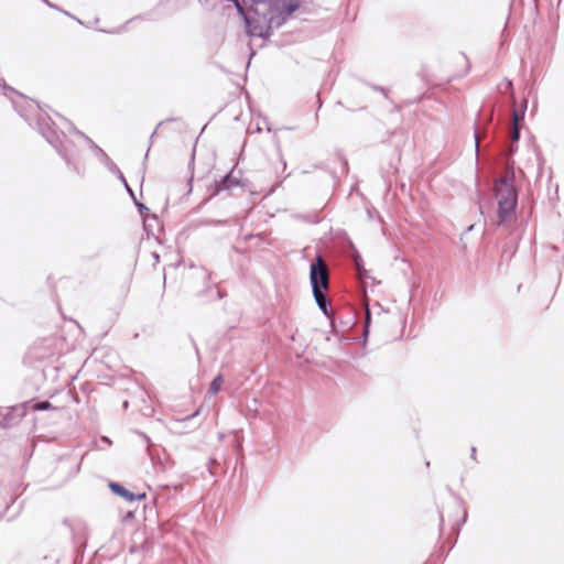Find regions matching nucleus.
Wrapping results in <instances>:
<instances>
[{
    "instance_id": "nucleus-11",
    "label": "nucleus",
    "mask_w": 564,
    "mask_h": 564,
    "mask_svg": "<svg viewBox=\"0 0 564 564\" xmlns=\"http://www.w3.org/2000/svg\"><path fill=\"white\" fill-rule=\"evenodd\" d=\"M354 262H355V267L358 271V274L360 278L364 276V274L366 273V270L362 268V259L359 254H356L355 259H354Z\"/></svg>"
},
{
    "instance_id": "nucleus-13",
    "label": "nucleus",
    "mask_w": 564,
    "mask_h": 564,
    "mask_svg": "<svg viewBox=\"0 0 564 564\" xmlns=\"http://www.w3.org/2000/svg\"><path fill=\"white\" fill-rule=\"evenodd\" d=\"M520 138V127H512L511 131V140L513 143H517Z\"/></svg>"
},
{
    "instance_id": "nucleus-21",
    "label": "nucleus",
    "mask_w": 564,
    "mask_h": 564,
    "mask_svg": "<svg viewBox=\"0 0 564 564\" xmlns=\"http://www.w3.org/2000/svg\"><path fill=\"white\" fill-rule=\"evenodd\" d=\"M470 458L476 462V447H471Z\"/></svg>"
},
{
    "instance_id": "nucleus-27",
    "label": "nucleus",
    "mask_w": 564,
    "mask_h": 564,
    "mask_svg": "<svg viewBox=\"0 0 564 564\" xmlns=\"http://www.w3.org/2000/svg\"><path fill=\"white\" fill-rule=\"evenodd\" d=\"M198 414H199V410H197L196 412H194V413H193L191 416H188L187 419L194 417V416H196V415H198Z\"/></svg>"
},
{
    "instance_id": "nucleus-15",
    "label": "nucleus",
    "mask_w": 564,
    "mask_h": 564,
    "mask_svg": "<svg viewBox=\"0 0 564 564\" xmlns=\"http://www.w3.org/2000/svg\"><path fill=\"white\" fill-rule=\"evenodd\" d=\"M369 324H370V312L367 308V311H366V321H365V329H364V335L365 336L368 334Z\"/></svg>"
},
{
    "instance_id": "nucleus-3",
    "label": "nucleus",
    "mask_w": 564,
    "mask_h": 564,
    "mask_svg": "<svg viewBox=\"0 0 564 564\" xmlns=\"http://www.w3.org/2000/svg\"><path fill=\"white\" fill-rule=\"evenodd\" d=\"M310 279L313 293L324 292L328 289V273L321 257L311 264Z\"/></svg>"
},
{
    "instance_id": "nucleus-31",
    "label": "nucleus",
    "mask_w": 564,
    "mask_h": 564,
    "mask_svg": "<svg viewBox=\"0 0 564 564\" xmlns=\"http://www.w3.org/2000/svg\"><path fill=\"white\" fill-rule=\"evenodd\" d=\"M377 90L384 91L383 87H376Z\"/></svg>"
},
{
    "instance_id": "nucleus-32",
    "label": "nucleus",
    "mask_w": 564,
    "mask_h": 564,
    "mask_svg": "<svg viewBox=\"0 0 564 564\" xmlns=\"http://www.w3.org/2000/svg\"><path fill=\"white\" fill-rule=\"evenodd\" d=\"M141 435L144 437V440H145L147 442H149V437H148L147 435H144V434H141Z\"/></svg>"
},
{
    "instance_id": "nucleus-17",
    "label": "nucleus",
    "mask_w": 564,
    "mask_h": 564,
    "mask_svg": "<svg viewBox=\"0 0 564 564\" xmlns=\"http://www.w3.org/2000/svg\"><path fill=\"white\" fill-rule=\"evenodd\" d=\"M506 89L510 90L511 99L514 102L513 85L511 80L506 82Z\"/></svg>"
},
{
    "instance_id": "nucleus-4",
    "label": "nucleus",
    "mask_w": 564,
    "mask_h": 564,
    "mask_svg": "<svg viewBox=\"0 0 564 564\" xmlns=\"http://www.w3.org/2000/svg\"><path fill=\"white\" fill-rule=\"evenodd\" d=\"M43 137L47 140L50 144L57 151V153L66 161L67 164H70V158L66 147L62 143V138L65 139L64 133H57L51 128L42 129Z\"/></svg>"
},
{
    "instance_id": "nucleus-24",
    "label": "nucleus",
    "mask_w": 564,
    "mask_h": 564,
    "mask_svg": "<svg viewBox=\"0 0 564 564\" xmlns=\"http://www.w3.org/2000/svg\"><path fill=\"white\" fill-rule=\"evenodd\" d=\"M139 209L142 210H149L143 204H137Z\"/></svg>"
},
{
    "instance_id": "nucleus-5",
    "label": "nucleus",
    "mask_w": 564,
    "mask_h": 564,
    "mask_svg": "<svg viewBox=\"0 0 564 564\" xmlns=\"http://www.w3.org/2000/svg\"><path fill=\"white\" fill-rule=\"evenodd\" d=\"M241 186L240 178L235 175V171L231 170L225 175L219 182H216L215 193L219 194L223 191H231L232 188Z\"/></svg>"
},
{
    "instance_id": "nucleus-2",
    "label": "nucleus",
    "mask_w": 564,
    "mask_h": 564,
    "mask_svg": "<svg viewBox=\"0 0 564 564\" xmlns=\"http://www.w3.org/2000/svg\"><path fill=\"white\" fill-rule=\"evenodd\" d=\"M496 197L498 200L499 224H503L513 214L518 194L511 182L507 178H500L495 184Z\"/></svg>"
},
{
    "instance_id": "nucleus-8",
    "label": "nucleus",
    "mask_w": 564,
    "mask_h": 564,
    "mask_svg": "<svg viewBox=\"0 0 564 564\" xmlns=\"http://www.w3.org/2000/svg\"><path fill=\"white\" fill-rule=\"evenodd\" d=\"M314 295V299L319 307V310L326 315V316H329V312H328V305H329V302L326 297V295L324 294V292H317V293H313Z\"/></svg>"
},
{
    "instance_id": "nucleus-28",
    "label": "nucleus",
    "mask_w": 564,
    "mask_h": 564,
    "mask_svg": "<svg viewBox=\"0 0 564 564\" xmlns=\"http://www.w3.org/2000/svg\"><path fill=\"white\" fill-rule=\"evenodd\" d=\"M138 19H142V17L141 15L134 17L133 19L129 20L128 22H132V21L138 20Z\"/></svg>"
},
{
    "instance_id": "nucleus-12",
    "label": "nucleus",
    "mask_w": 564,
    "mask_h": 564,
    "mask_svg": "<svg viewBox=\"0 0 564 564\" xmlns=\"http://www.w3.org/2000/svg\"><path fill=\"white\" fill-rule=\"evenodd\" d=\"M52 405L48 401H41V402H37L35 405H34V409L37 410V411H44V410H47L50 409Z\"/></svg>"
},
{
    "instance_id": "nucleus-33",
    "label": "nucleus",
    "mask_w": 564,
    "mask_h": 564,
    "mask_svg": "<svg viewBox=\"0 0 564 564\" xmlns=\"http://www.w3.org/2000/svg\"><path fill=\"white\" fill-rule=\"evenodd\" d=\"M148 150H150V148ZM148 155H149V151H147V153L144 154V159H148Z\"/></svg>"
},
{
    "instance_id": "nucleus-10",
    "label": "nucleus",
    "mask_w": 564,
    "mask_h": 564,
    "mask_svg": "<svg viewBox=\"0 0 564 564\" xmlns=\"http://www.w3.org/2000/svg\"><path fill=\"white\" fill-rule=\"evenodd\" d=\"M524 118V111H517L513 110L512 112V127H520V121H522Z\"/></svg>"
},
{
    "instance_id": "nucleus-16",
    "label": "nucleus",
    "mask_w": 564,
    "mask_h": 564,
    "mask_svg": "<svg viewBox=\"0 0 564 564\" xmlns=\"http://www.w3.org/2000/svg\"><path fill=\"white\" fill-rule=\"evenodd\" d=\"M474 139H475V153H476V155H478L480 137L477 131H475Z\"/></svg>"
},
{
    "instance_id": "nucleus-30",
    "label": "nucleus",
    "mask_w": 564,
    "mask_h": 564,
    "mask_svg": "<svg viewBox=\"0 0 564 564\" xmlns=\"http://www.w3.org/2000/svg\"><path fill=\"white\" fill-rule=\"evenodd\" d=\"M527 105H528V100H527V99H524V100H523V107H524V109L527 108Z\"/></svg>"
},
{
    "instance_id": "nucleus-23",
    "label": "nucleus",
    "mask_w": 564,
    "mask_h": 564,
    "mask_svg": "<svg viewBox=\"0 0 564 564\" xmlns=\"http://www.w3.org/2000/svg\"><path fill=\"white\" fill-rule=\"evenodd\" d=\"M463 58H465L466 63H467V68H466V73L469 70L470 68V65H469V61L468 58L466 57V55H463Z\"/></svg>"
},
{
    "instance_id": "nucleus-34",
    "label": "nucleus",
    "mask_w": 564,
    "mask_h": 564,
    "mask_svg": "<svg viewBox=\"0 0 564 564\" xmlns=\"http://www.w3.org/2000/svg\"><path fill=\"white\" fill-rule=\"evenodd\" d=\"M123 406H124V408H128V401H124V402H123Z\"/></svg>"
},
{
    "instance_id": "nucleus-1",
    "label": "nucleus",
    "mask_w": 564,
    "mask_h": 564,
    "mask_svg": "<svg viewBox=\"0 0 564 564\" xmlns=\"http://www.w3.org/2000/svg\"><path fill=\"white\" fill-rule=\"evenodd\" d=\"M256 4L268 3V13L264 17L268 20V36L272 29H279L285 20L295 12L300 3L296 0H252Z\"/></svg>"
},
{
    "instance_id": "nucleus-25",
    "label": "nucleus",
    "mask_w": 564,
    "mask_h": 564,
    "mask_svg": "<svg viewBox=\"0 0 564 564\" xmlns=\"http://www.w3.org/2000/svg\"><path fill=\"white\" fill-rule=\"evenodd\" d=\"M516 151V147L514 145H511L510 149H509V155H512Z\"/></svg>"
},
{
    "instance_id": "nucleus-14",
    "label": "nucleus",
    "mask_w": 564,
    "mask_h": 564,
    "mask_svg": "<svg viewBox=\"0 0 564 564\" xmlns=\"http://www.w3.org/2000/svg\"><path fill=\"white\" fill-rule=\"evenodd\" d=\"M104 165L113 174L117 175L118 171H120L118 169V166L112 162V160L109 158V163H104Z\"/></svg>"
},
{
    "instance_id": "nucleus-18",
    "label": "nucleus",
    "mask_w": 564,
    "mask_h": 564,
    "mask_svg": "<svg viewBox=\"0 0 564 564\" xmlns=\"http://www.w3.org/2000/svg\"><path fill=\"white\" fill-rule=\"evenodd\" d=\"M250 34L253 35V36H263V32L260 30H250Z\"/></svg>"
},
{
    "instance_id": "nucleus-19",
    "label": "nucleus",
    "mask_w": 564,
    "mask_h": 564,
    "mask_svg": "<svg viewBox=\"0 0 564 564\" xmlns=\"http://www.w3.org/2000/svg\"><path fill=\"white\" fill-rule=\"evenodd\" d=\"M117 176L119 177V180L122 182V184L124 186H126V184H128L126 178H124V176H123V174L121 173V171H118Z\"/></svg>"
},
{
    "instance_id": "nucleus-26",
    "label": "nucleus",
    "mask_w": 564,
    "mask_h": 564,
    "mask_svg": "<svg viewBox=\"0 0 564 564\" xmlns=\"http://www.w3.org/2000/svg\"><path fill=\"white\" fill-rule=\"evenodd\" d=\"M153 258H154V260H155L156 262H159V260H160V256H159L158 253H153Z\"/></svg>"
},
{
    "instance_id": "nucleus-6",
    "label": "nucleus",
    "mask_w": 564,
    "mask_h": 564,
    "mask_svg": "<svg viewBox=\"0 0 564 564\" xmlns=\"http://www.w3.org/2000/svg\"><path fill=\"white\" fill-rule=\"evenodd\" d=\"M109 488L113 494L122 497L128 502H133L145 498L144 494H133L118 482H110Z\"/></svg>"
},
{
    "instance_id": "nucleus-22",
    "label": "nucleus",
    "mask_w": 564,
    "mask_h": 564,
    "mask_svg": "<svg viewBox=\"0 0 564 564\" xmlns=\"http://www.w3.org/2000/svg\"><path fill=\"white\" fill-rule=\"evenodd\" d=\"M124 187H126L127 192L133 197L134 194H133V191L131 189V187L128 184H126Z\"/></svg>"
},
{
    "instance_id": "nucleus-20",
    "label": "nucleus",
    "mask_w": 564,
    "mask_h": 564,
    "mask_svg": "<svg viewBox=\"0 0 564 564\" xmlns=\"http://www.w3.org/2000/svg\"><path fill=\"white\" fill-rule=\"evenodd\" d=\"M117 176L119 177V180L122 182V184L124 186H126V184H128L126 178H124V176H123V174L121 173V171H118Z\"/></svg>"
},
{
    "instance_id": "nucleus-7",
    "label": "nucleus",
    "mask_w": 564,
    "mask_h": 564,
    "mask_svg": "<svg viewBox=\"0 0 564 564\" xmlns=\"http://www.w3.org/2000/svg\"><path fill=\"white\" fill-rule=\"evenodd\" d=\"M74 132L77 135L82 137L88 143L89 148L95 153V155L100 161V163H102V164L104 163H109L108 154L99 145H97L88 135H86L85 133L78 131L75 128H74Z\"/></svg>"
},
{
    "instance_id": "nucleus-29",
    "label": "nucleus",
    "mask_w": 564,
    "mask_h": 564,
    "mask_svg": "<svg viewBox=\"0 0 564 564\" xmlns=\"http://www.w3.org/2000/svg\"><path fill=\"white\" fill-rule=\"evenodd\" d=\"M245 21H246V23H247L248 25H250V20H249V18H248V17H246V15H245Z\"/></svg>"
},
{
    "instance_id": "nucleus-9",
    "label": "nucleus",
    "mask_w": 564,
    "mask_h": 564,
    "mask_svg": "<svg viewBox=\"0 0 564 564\" xmlns=\"http://www.w3.org/2000/svg\"><path fill=\"white\" fill-rule=\"evenodd\" d=\"M223 382H224L223 376L221 375L216 376L210 383L209 391H208L209 394L210 395L217 394L221 388Z\"/></svg>"
}]
</instances>
